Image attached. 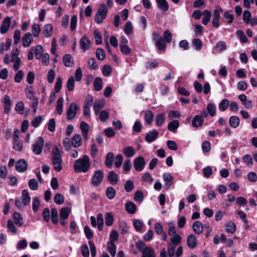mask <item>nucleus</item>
<instances>
[{"label":"nucleus","mask_w":257,"mask_h":257,"mask_svg":"<svg viewBox=\"0 0 257 257\" xmlns=\"http://www.w3.org/2000/svg\"><path fill=\"white\" fill-rule=\"evenodd\" d=\"M179 126V122L177 120H173L168 124V130L173 133H176Z\"/></svg>","instance_id":"cd10ccee"},{"label":"nucleus","mask_w":257,"mask_h":257,"mask_svg":"<svg viewBox=\"0 0 257 257\" xmlns=\"http://www.w3.org/2000/svg\"><path fill=\"white\" fill-rule=\"evenodd\" d=\"M102 80L99 77H96L94 80L93 86L94 90L96 91H99L101 90L102 88Z\"/></svg>","instance_id":"e433bc0d"},{"label":"nucleus","mask_w":257,"mask_h":257,"mask_svg":"<svg viewBox=\"0 0 257 257\" xmlns=\"http://www.w3.org/2000/svg\"><path fill=\"white\" fill-rule=\"evenodd\" d=\"M53 27L51 24H45L43 28V33L46 38L50 37L53 34Z\"/></svg>","instance_id":"f3484780"},{"label":"nucleus","mask_w":257,"mask_h":257,"mask_svg":"<svg viewBox=\"0 0 257 257\" xmlns=\"http://www.w3.org/2000/svg\"><path fill=\"white\" fill-rule=\"evenodd\" d=\"M133 164L136 171H142L146 165L145 159L142 156L138 157L134 160Z\"/></svg>","instance_id":"9d476101"},{"label":"nucleus","mask_w":257,"mask_h":257,"mask_svg":"<svg viewBox=\"0 0 257 257\" xmlns=\"http://www.w3.org/2000/svg\"><path fill=\"white\" fill-rule=\"evenodd\" d=\"M70 212L71 209L67 207L62 208L60 210V220L67 219L69 217Z\"/></svg>","instance_id":"a878e982"},{"label":"nucleus","mask_w":257,"mask_h":257,"mask_svg":"<svg viewBox=\"0 0 257 257\" xmlns=\"http://www.w3.org/2000/svg\"><path fill=\"white\" fill-rule=\"evenodd\" d=\"M116 194L115 190L112 187H108L106 190V196L109 199L114 198Z\"/></svg>","instance_id":"a18cd8bd"},{"label":"nucleus","mask_w":257,"mask_h":257,"mask_svg":"<svg viewBox=\"0 0 257 257\" xmlns=\"http://www.w3.org/2000/svg\"><path fill=\"white\" fill-rule=\"evenodd\" d=\"M25 106L23 102L19 101L16 104L15 110L19 114H22L24 110Z\"/></svg>","instance_id":"774afa93"},{"label":"nucleus","mask_w":257,"mask_h":257,"mask_svg":"<svg viewBox=\"0 0 257 257\" xmlns=\"http://www.w3.org/2000/svg\"><path fill=\"white\" fill-rule=\"evenodd\" d=\"M236 36L239 39L241 42L243 43H246L247 42L248 39L242 30H238L236 32Z\"/></svg>","instance_id":"864d4df0"},{"label":"nucleus","mask_w":257,"mask_h":257,"mask_svg":"<svg viewBox=\"0 0 257 257\" xmlns=\"http://www.w3.org/2000/svg\"><path fill=\"white\" fill-rule=\"evenodd\" d=\"M194 231L197 234H200L203 232V228L202 223L200 221H195L193 224Z\"/></svg>","instance_id":"72a5a7b5"},{"label":"nucleus","mask_w":257,"mask_h":257,"mask_svg":"<svg viewBox=\"0 0 257 257\" xmlns=\"http://www.w3.org/2000/svg\"><path fill=\"white\" fill-rule=\"evenodd\" d=\"M63 62L66 67H72L74 64L73 57L70 54H66L63 57Z\"/></svg>","instance_id":"412c9836"},{"label":"nucleus","mask_w":257,"mask_h":257,"mask_svg":"<svg viewBox=\"0 0 257 257\" xmlns=\"http://www.w3.org/2000/svg\"><path fill=\"white\" fill-rule=\"evenodd\" d=\"M104 174L102 171L98 170L94 172L91 178V184L93 186H98L102 181Z\"/></svg>","instance_id":"423d86ee"},{"label":"nucleus","mask_w":257,"mask_h":257,"mask_svg":"<svg viewBox=\"0 0 257 257\" xmlns=\"http://www.w3.org/2000/svg\"><path fill=\"white\" fill-rule=\"evenodd\" d=\"M207 109L208 114L211 116H214L216 114V108L214 104L209 103L207 106Z\"/></svg>","instance_id":"603ef678"},{"label":"nucleus","mask_w":257,"mask_h":257,"mask_svg":"<svg viewBox=\"0 0 257 257\" xmlns=\"http://www.w3.org/2000/svg\"><path fill=\"white\" fill-rule=\"evenodd\" d=\"M4 112L6 114H8L10 112L11 109V100L10 97L6 95L4 98Z\"/></svg>","instance_id":"aec40b11"},{"label":"nucleus","mask_w":257,"mask_h":257,"mask_svg":"<svg viewBox=\"0 0 257 257\" xmlns=\"http://www.w3.org/2000/svg\"><path fill=\"white\" fill-rule=\"evenodd\" d=\"M11 22V18L10 17H7L4 19L0 29L2 34H5L8 32L10 26Z\"/></svg>","instance_id":"dca6fc26"},{"label":"nucleus","mask_w":257,"mask_h":257,"mask_svg":"<svg viewBox=\"0 0 257 257\" xmlns=\"http://www.w3.org/2000/svg\"><path fill=\"white\" fill-rule=\"evenodd\" d=\"M223 12V9L220 7H216L213 13L212 24L214 28H217L220 26L219 19L220 12Z\"/></svg>","instance_id":"1a4fd4ad"},{"label":"nucleus","mask_w":257,"mask_h":257,"mask_svg":"<svg viewBox=\"0 0 257 257\" xmlns=\"http://www.w3.org/2000/svg\"><path fill=\"white\" fill-rule=\"evenodd\" d=\"M223 16L227 20V24H231L233 23L234 21L233 15L228 11L224 12L223 14Z\"/></svg>","instance_id":"bf43d9fd"},{"label":"nucleus","mask_w":257,"mask_h":257,"mask_svg":"<svg viewBox=\"0 0 257 257\" xmlns=\"http://www.w3.org/2000/svg\"><path fill=\"white\" fill-rule=\"evenodd\" d=\"M155 42L156 46L160 51L165 50L166 48V45L165 41L163 39V37H160L158 40H156Z\"/></svg>","instance_id":"c756f323"},{"label":"nucleus","mask_w":257,"mask_h":257,"mask_svg":"<svg viewBox=\"0 0 257 257\" xmlns=\"http://www.w3.org/2000/svg\"><path fill=\"white\" fill-rule=\"evenodd\" d=\"M192 44L195 49L197 51H200L203 47L202 41L198 38H194L192 41Z\"/></svg>","instance_id":"79ce46f5"},{"label":"nucleus","mask_w":257,"mask_h":257,"mask_svg":"<svg viewBox=\"0 0 257 257\" xmlns=\"http://www.w3.org/2000/svg\"><path fill=\"white\" fill-rule=\"evenodd\" d=\"M78 109V106L76 103H71L66 112L67 119L69 120H72L75 117Z\"/></svg>","instance_id":"6e6552de"},{"label":"nucleus","mask_w":257,"mask_h":257,"mask_svg":"<svg viewBox=\"0 0 257 257\" xmlns=\"http://www.w3.org/2000/svg\"><path fill=\"white\" fill-rule=\"evenodd\" d=\"M165 116L163 113H159L156 115L155 117L156 124L158 126H161L164 123Z\"/></svg>","instance_id":"4c0bfd02"},{"label":"nucleus","mask_w":257,"mask_h":257,"mask_svg":"<svg viewBox=\"0 0 257 257\" xmlns=\"http://www.w3.org/2000/svg\"><path fill=\"white\" fill-rule=\"evenodd\" d=\"M44 146V140L42 137H38L32 145V151L36 155H40Z\"/></svg>","instance_id":"0eeeda50"},{"label":"nucleus","mask_w":257,"mask_h":257,"mask_svg":"<svg viewBox=\"0 0 257 257\" xmlns=\"http://www.w3.org/2000/svg\"><path fill=\"white\" fill-rule=\"evenodd\" d=\"M28 185L31 190L35 191L37 190L38 184L35 179H31L29 181Z\"/></svg>","instance_id":"69168bd1"},{"label":"nucleus","mask_w":257,"mask_h":257,"mask_svg":"<svg viewBox=\"0 0 257 257\" xmlns=\"http://www.w3.org/2000/svg\"><path fill=\"white\" fill-rule=\"evenodd\" d=\"M107 249L112 256H114L115 255L116 247L114 242H108Z\"/></svg>","instance_id":"ea45409f"},{"label":"nucleus","mask_w":257,"mask_h":257,"mask_svg":"<svg viewBox=\"0 0 257 257\" xmlns=\"http://www.w3.org/2000/svg\"><path fill=\"white\" fill-rule=\"evenodd\" d=\"M229 105V100L227 99H223L221 101L218 105L219 109L221 111H224Z\"/></svg>","instance_id":"c03bdc74"},{"label":"nucleus","mask_w":257,"mask_h":257,"mask_svg":"<svg viewBox=\"0 0 257 257\" xmlns=\"http://www.w3.org/2000/svg\"><path fill=\"white\" fill-rule=\"evenodd\" d=\"M30 200L31 197L28 191L26 189H24L22 191V201L20 199H16L15 205L20 209L23 208L30 203Z\"/></svg>","instance_id":"20e7f679"},{"label":"nucleus","mask_w":257,"mask_h":257,"mask_svg":"<svg viewBox=\"0 0 257 257\" xmlns=\"http://www.w3.org/2000/svg\"><path fill=\"white\" fill-rule=\"evenodd\" d=\"M107 8L104 4L101 5L94 17L95 22L97 24H100L102 22L107 16Z\"/></svg>","instance_id":"39448f33"},{"label":"nucleus","mask_w":257,"mask_h":257,"mask_svg":"<svg viewBox=\"0 0 257 257\" xmlns=\"http://www.w3.org/2000/svg\"><path fill=\"white\" fill-rule=\"evenodd\" d=\"M230 125L233 128H236L239 125L240 119L236 116H231L229 119Z\"/></svg>","instance_id":"c9c22d12"},{"label":"nucleus","mask_w":257,"mask_h":257,"mask_svg":"<svg viewBox=\"0 0 257 257\" xmlns=\"http://www.w3.org/2000/svg\"><path fill=\"white\" fill-rule=\"evenodd\" d=\"M98 115H99V118L102 122H105L109 117V113L106 110L100 111Z\"/></svg>","instance_id":"680f3d73"},{"label":"nucleus","mask_w":257,"mask_h":257,"mask_svg":"<svg viewBox=\"0 0 257 257\" xmlns=\"http://www.w3.org/2000/svg\"><path fill=\"white\" fill-rule=\"evenodd\" d=\"M203 16L202 23L204 25H207L211 19V12L208 10H205L203 13Z\"/></svg>","instance_id":"58836bf2"},{"label":"nucleus","mask_w":257,"mask_h":257,"mask_svg":"<svg viewBox=\"0 0 257 257\" xmlns=\"http://www.w3.org/2000/svg\"><path fill=\"white\" fill-rule=\"evenodd\" d=\"M64 197L60 193H57L55 195L54 197V201L57 204H62L64 203Z\"/></svg>","instance_id":"338daca9"},{"label":"nucleus","mask_w":257,"mask_h":257,"mask_svg":"<svg viewBox=\"0 0 257 257\" xmlns=\"http://www.w3.org/2000/svg\"><path fill=\"white\" fill-rule=\"evenodd\" d=\"M40 200L37 197H33L32 202V209L34 212H37L40 206Z\"/></svg>","instance_id":"052dcab7"},{"label":"nucleus","mask_w":257,"mask_h":257,"mask_svg":"<svg viewBox=\"0 0 257 257\" xmlns=\"http://www.w3.org/2000/svg\"><path fill=\"white\" fill-rule=\"evenodd\" d=\"M125 209L128 213L133 214L136 212L137 207L133 202L128 201L125 205Z\"/></svg>","instance_id":"a211bd4d"},{"label":"nucleus","mask_w":257,"mask_h":257,"mask_svg":"<svg viewBox=\"0 0 257 257\" xmlns=\"http://www.w3.org/2000/svg\"><path fill=\"white\" fill-rule=\"evenodd\" d=\"M134 226L137 231L141 232L144 223L139 219H135L134 221Z\"/></svg>","instance_id":"e2e57ef3"},{"label":"nucleus","mask_w":257,"mask_h":257,"mask_svg":"<svg viewBox=\"0 0 257 257\" xmlns=\"http://www.w3.org/2000/svg\"><path fill=\"white\" fill-rule=\"evenodd\" d=\"M13 218L15 223L19 227H21L23 225V218L19 213L15 212L13 214Z\"/></svg>","instance_id":"f704fd0d"},{"label":"nucleus","mask_w":257,"mask_h":257,"mask_svg":"<svg viewBox=\"0 0 257 257\" xmlns=\"http://www.w3.org/2000/svg\"><path fill=\"white\" fill-rule=\"evenodd\" d=\"M104 103L103 100H98L95 101L93 105L94 113L98 115L101 108L104 107Z\"/></svg>","instance_id":"7c9ffc66"},{"label":"nucleus","mask_w":257,"mask_h":257,"mask_svg":"<svg viewBox=\"0 0 257 257\" xmlns=\"http://www.w3.org/2000/svg\"><path fill=\"white\" fill-rule=\"evenodd\" d=\"M107 179L112 185H115L118 181V176L113 171H111L108 174Z\"/></svg>","instance_id":"bb28decb"},{"label":"nucleus","mask_w":257,"mask_h":257,"mask_svg":"<svg viewBox=\"0 0 257 257\" xmlns=\"http://www.w3.org/2000/svg\"><path fill=\"white\" fill-rule=\"evenodd\" d=\"M169 229H168V234L170 236L174 235L177 234V229L175 226L174 222H170L168 223Z\"/></svg>","instance_id":"13d9d810"},{"label":"nucleus","mask_w":257,"mask_h":257,"mask_svg":"<svg viewBox=\"0 0 257 257\" xmlns=\"http://www.w3.org/2000/svg\"><path fill=\"white\" fill-rule=\"evenodd\" d=\"M27 163L24 159H20L16 164V169L18 172L23 173L27 170Z\"/></svg>","instance_id":"4468645a"},{"label":"nucleus","mask_w":257,"mask_h":257,"mask_svg":"<svg viewBox=\"0 0 257 257\" xmlns=\"http://www.w3.org/2000/svg\"><path fill=\"white\" fill-rule=\"evenodd\" d=\"M11 61L14 63V70L16 71L20 68L21 64V59L18 57H12Z\"/></svg>","instance_id":"de8ad7c7"},{"label":"nucleus","mask_w":257,"mask_h":257,"mask_svg":"<svg viewBox=\"0 0 257 257\" xmlns=\"http://www.w3.org/2000/svg\"><path fill=\"white\" fill-rule=\"evenodd\" d=\"M71 143L73 147L78 148L81 145L82 138L80 135L75 134L71 140Z\"/></svg>","instance_id":"5701e85b"},{"label":"nucleus","mask_w":257,"mask_h":257,"mask_svg":"<svg viewBox=\"0 0 257 257\" xmlns=\"http://www.w3.org/2000/svg\"><path fill=\"white\" fill-rule=\"evenodd\" d=\"M134 188V184L132 181L127 180L124 185V188L126 192H130Z\"/></svg>","instance_id":"0e129e2a"},{"label":"nucleus","mask_w":257,"mask_h":257,"mask_svg":"<svg viewBox=\"0 0 257 257\" xmlns=\"http://www.w3.org/2000/svg\"><path fill=\"white\" fill-rule=\"evenodd\" d=\"M138 249L142 253V257H155L154 249L147 246L143 241H139L136 243Z\"/></svg>","instance_id":"7ed1b4c3"},{"label":"nucleus","mask_w":257,"mask_h":257,"mask_svg":"<svg viewBox=\"0 0 257 257\" xmlns=\"http://www.w3.org/2000/svg\"><path fill=\"white\" fill-rule=\"evenodd\" d=\"M31 31L32 36L38 38L39 36L41 31L40 25L38 23H34L32 27Z\"/></svg>","instance_id":"c85d7f7f"},{"label":"nucleus","mask_w":257,"mask_h":257,"mask_svg":"<svg viewBox=\"0 0 257 257\" xmlns=\"http://www.w3.org/2000/svg\"><path fill=\"white\" fill-rule=\"evenodd\" d=\"M159 65L158 62L156 60H151L146 63V68L152 69L157 68Z\"/></svg>","instance_id":"3c124183"},{"label":"nucleus","mask_w":257,"mask_h":257,"mask_svg":"<svg viewBox=\"0 0 257 257\" xmlns=\"http://www.w3.org/2000/svg\"><path fill=\"white\" fill-rule=\"evenodd\" d=\"M33 38L31 33H26L22 38V45L24 47L27 48L30 46L33 42Z\"/></svg>","instance_id":"9b49d317"},{"label":"nucleus","mask_w":257,"mask_h":257,"mask_svg":"<svg viewBox=\"0 0 257 257\" xmlns=\"http://www.w3.org/2000/svg\"><path fill=\"white\" fill-rule=\"evenodd\" d=\"M236 225L232 222H229L226 225V231L227 232L233 233L236 231Z\"/></svg>","instance_id":"8fccbe9b"},{"label":"nucleus","mask_w":257,"mask_h":257,"mask_svg":"<svg viewBox=\"0 0 257 257\" xmlns=\"http://www.w3.org/2000/svg\"><path fill=\"white\" fill-rule=\"evenodd\" d=\"M159 132L156 130L150 131L145 137V140L148 143L155 141L158 137Z\"/></svg>","instance_id":"ddd939ff"},{"label":"nucleus","mask_w":257,"mask_h":257,"mask_svg":"<svg viewBox=\"0 0 257 257\" xmlns=\"http://www.w3.org/2000/svg\"><path fill=\"white\" fill-rule=\"evenodd\" d=\"M80 128L84 138L85 139H87L88 138V133L89 130V125L84 121H81L80 124Z\"/></svg>","instance_id":"b1692460"},{"label":"nucleus","mask_w":257,"mask_h":257,"mask_svg":"<svg viewBox=\"0 0 257 257\" xmlns=\"http://www.w3.org/2000/svg\"><path fill=\"white\" fill-rule=\"evenodd\" d=\"M75 79L73 76H70L67 82V88L69 91H72L74 89Z\"/></svg>","instance_id":"5fc2aeb1"},{"label":"nucleus","mask_w":257,"mask_h":257,"mask_svg":"<svg viewBox=\"0 0 257 257\" xmlns=\"http://www.w3.org/2000/svg\"><path fill=\"white\" fill-rule=\"evenodd\" d=\"M91 164L88 155L76 160L74 163V170L76 173H86L89 169Z\"/></svg>","instance_id":"f257e3e1"},{"label":"nucleus","mask_w":257,"mask_h":257,"mask_svg":"<svg viewBox=\"0 0 257 257\" xmlns=\"http://www.w3.org/2000/svg\"><path fill=\"white\" fill-rule=\"evenodd\" d=\"M114 159V154L112 152H109L106 156L105 160V164L107 168H111Z\"/></svg>","instance_id":"473e14b6"},{"label":"nucleus","mask_w":257,"mask_h":257,"mask_svg":"<svg viewBox=\"0 0 257 257\" xmlns=\"http://www.w3.org/2000/svg\"><path fill=\"white\" fill-rule=\"evenodd\" d=\"M105 224L108 226H111L113 223V217L111 213L107 212L105 214Z\"/></svg>","instance_id":"4d7b16f0"},{"label":"nucleus","mask_w":257,"mask_h":257,"mask_svg":"<svg viewBox=\"0 0 257 257\" xmlns=\"http://www.w3.org/2000/svg\"><path fill=\"white\" fill-rule=\"evenodd\" d=\"M122 153L126 157L130 158L135 155L136 152L133 147L127 146L123 149Z\"/></svg>","instance_id":"6ab92c4d"},{"label":"nucleus","mask_w":257,"mask_h":257,"mask_svg":"<svg viewBox=\"0 0 257 257\" xmlns=\"http://www.w3.org/2000/svg\"><path fill=\"white\" fill-rule=\"evenodd\" d=\"M204 120L199 115H195L192 119V126L195 127H198L202 125Z\"/></svg>","instance_id":"2f4dec72"},{"label":"nucleus","mask_w":257,"mask_h":257,"mask_svg":"<svg viewBox=\"0 0 257 257\" xmlns=\"http://www.w3.org/2000/svg\"><path fill=\"white\" fill-rule=\"evenodd\" d=\"M79 43L81 48L84 52L90 49L91 44V41L86 35L82 37L80 40Z\"/></svg>","instance_id":"f8f14e48"},{"label":"nucleus","mask_w":257,"mask_h":257,"mask_svg":"<svg viewBox=\"0 0 257 257\" xmlns=\"http://www.w3.org/2000/svg\"><path fill=\"white\" fill-rule=\"evenodd\" d=\"M63 99L62 97H59L58 99L56 106L57 112L59 115H61L63 112Z\"/></svg>","instance_id":"09e8293b"},{"label":"nucleus","mask_w":257,"mask_h":257,"mask_svg":"<svg viewBox=\"0 0 257 257\" xmlns=\"http://www.w3.org/2000/svg\"><path fill=\"white\" fill-rule=\"evenodd\" d=\"M187 245L190 249L195 248L197 245V239L195 235L192 234L187 238Z\"/></svg>","instance_id":"2eb2a0df"},{"label":"nucleus","mask_w":257,"mask_h":257,"mask_svg":"<svg viewBox=\"0 0 257 257\" xmlns=\"http://www.w3.org/2000/svg\"><path fill=\"white\" fill-rule=\"evenodd\" d=\"M154 114L151 110H147L145 114V119L146 123L151 124L152 123Z\"/></svg>","instance_id":"49530a36"},{"label":"nucleus","mask_w":257,"mask_h":257,"mask_svg":"<svg viewBox=\"0 0 257 257\" xmlns=\"http://www.w3.org/2000/svg\"><path fill=\"white\" fill-rule=\"evenodd\" d=\"M34 51L35 52V56L36 59L40 60L43 53V48L41 45H37L35 48H34Z\"/></svg>","instance_id":"a19ab883"},{"label":"nucleus","mask_w":257,"mask_h":257,"mask_svg":"<svg viewBox=\"0 0 257 257\" xmlns=\"http://www.w3.org/2000/svg\"><path fill=\"white\" fill-rule=\"evenodd\" d=\"M51 218L52 222L54 224H56L58 223V211L56 208H53L51 209Z\"/></svg>","instance_id":"37998d69"},{"label":"nucleus","mask_w":257,"mask_h":257,"mask_svg":"<svg viewBox=\"0 0 257 257\" xmlns=\"http://www.w3.org/2000/svg\"><path fill=\"white\" fill-rule=\"evenodd\" d=\"M163 178L164 181L165 182V185L166 187L168 188H170L173 184V176L169 173H165L163 175Z\"/></svg>","instance_id":"4be33fe9"},{"label":"nucleus","mask_w":257,"mask_h":257,"mask_svg":"<svg viewBox=\"0 0 257 257\" xmlns=\"http://www.w3.org/2000/svg\"><path fill=\"white\" fill-rule=\"evenodd\" d=\"M88 67L90 70L96 69L98 67L96 61L93 58H90L87 61Z\"/></svg>","instance_id":"6e6d98bb"},{"label":"nucleus","mask_w":257,"mask_h":257,"mask_svg":"<svg viewBox=\"0 0 257 257\" xmlns=\"http://www.w3.org/2000/svg\"><path fill=\"white\" fill-rule=\"evenodd\" d=\"M61 152L57 146L52 151V163L53 168L57 172H60L62 169V159L61 156Z\"/></svg>","instance_id":"f03ea898"},{"label":"nucleus","mask_w":257,"mask_h":257,"mask_svg":"<svg viewBox=\"0 0 257 257\" xmlns=\"http://www.w3.org/2000/svg\"><path fill=\"white\" fill-rule=\"evenodd\" d=\"M157 7L162 11L166 12L168 10L169 6L166 0H156Z\"/></svg>","instance_id":"393cba45"}]
</instances>
